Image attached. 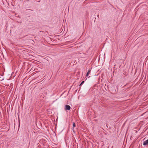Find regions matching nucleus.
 <instances>
[{"mask_svg":"<svg viewBox=\"0 0 148 148\" xmlns=\"http://www.w3.org/2000/svg\"><path fill=\"white\" fill-rule=\"evenodd\" d=\"M143 145L144 146L148 145V139L143 142Z\"/></svg>","mask_w":148,"mask_h":148,"instance_id":"nucleus-1","label":"nucleus"},{"mask_svg":"<svg viewBox=\"0 0 148 148\" xmlns=\"http://www.w3.org/2000/svg\"><path fill=\"white\" fill-rule=\"evenodd\" d=\"M71 109V107L69 105H66L65 106V109L66 110H69Z\"/></svg>","mask_w":148,"mask_h":148,"instance_id":"nucleus-2","label":"nucleus"},{"mask_svg":"<svg viewBox=\"0 0 148 148\" xmlns=\"http://www.w3.org/2000/svg\"><path fill=\"white\" fill-rule=\"evenodd\" d=\"M91 72V69H89L88 70V72L87 73L86 76H88L90 74Z\"/></svg>","mask_w":148,"mask_h":148,"instance_id":"nucleus-3","label":"nucleus"},{"mask_svg":"<svg viewBox=\"0 0 148 148\" xmlns=\"http://www.w3.org/2000/svg\"><path fill=\"white\" fill-rule=\"evenodd\" d=\"M75 123H73V132L74 131V127H75Z\"/></svg>","mask_w":148,"mask_h":148,"instance_id":"nucleus-4","label":"nucleus"},{"mask_svg":"<svg viewBox=\"0 0 148 148\" xmlns=\"http://www.w3.org/2000/svg\"><path fill=\"white\" fill-rule=\"evenodd\" d=\"M84 83V81H83L80 84L79 86H80L82 84Z\"/></svg>","mask_w":148,"mask_h":148,"instance_id":"nucleus-5","label":"nucleus"}]
</instances>
